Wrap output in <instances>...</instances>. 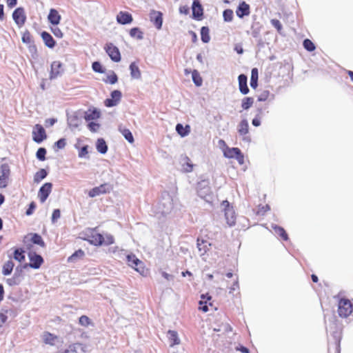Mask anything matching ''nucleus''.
<instances>
[{
  "mask_svg": "<svg viewBox=\"0 0 353 353\" xmlns=\"http://www.w3.org/2000/svg\"><path fill=\"white\" fill-rule=\"evenodd\" d=\"M121 92L119 90H114L111 92V98L106 99L104 104L106 107H113L117 105L121 99Z\"/></svg>",
  "mask_w": 353,
  "mask_h": 353,
  "instance_id": "f8f14e48",
  "label": "nucleus"
},
{
  "mask_svg": "<svg viewBox=\"0 0 353 353\" xmlns=\"http://www.w3.org/2000/svg\"><path fill=\"white\" fill-rule=\"evenodd\" d=\"M81 347V344L76 343L69 346V348L65 351V353H76V350Z\"/></svg>",
  "mask_w": 353,
  "mask_h": 353,
  "instance_id": "6e6d98bb",
  "label": "nucleus"
},
{
  "mask_svg": "<svg viewBox=\"0 0 353 353\" xmlns=\"http://www.w3.org/2000/svg\"><path fill=\"white\" fill-rule=\"evenodd\" d=\"M239 278H238V276H236V278L233 282L232 285L229 288V293L234 294L235 292H239Z\"/></svg>",
  "mask_w": 353,
  "mask_h": 353,
  "instance_id": "37998d69",
  "label": "nucleus"
},
{
  "mask_svg": "<svg viewBox=\"0 0 353 353\" xmlns=\"http://www.w3.org/2000/svg\"><path fill=\"white\" fill-rule=\"evenodd\" d=\"M35 208H36L35 203L34 201L31 202L29 205L28 209L26 212V215H28V216L31 215L33 213Z\"/></svg>",
  "mask_w": 353,
  "mask_h": 353,
  "instance_id": "e2e57ef3",
  "label": "nucleus"
},
{
  "mask_svg": "<svg viewBox=\"0 0 353 353\" xmlns=\"http://www.w3.org/2000/svg\"><path fill=\"white\" fill-rule=\"evenodd\" d=\"M238 132L241 136H244L249 132V124L246 119L241 120L239 123Z\"/></svg>",
  "mask_w": 353,
  "mask_h": 353,
  "instance_id": "a878e982",
  "label": "nucleus"
},
{
  "mask_svg": "<svg viewBox=\"0 0 353 353\" xmlns=\"http://www.w3.org/2000/svg\"><path fill=\"white\" fill-rule=\"evenodd\" d=\"M224 21L230 22L233 19V11L230 9H226L223 12Z\"/></svg>",
  "mask_w": 353,
  "mask_h": 353,
  "instance_id": "a18cd8bd",
  "label": "nucleus"
},
{
  "mask_svg": "<svg viewBox=\"0 0 353 353\" xmlns=\"http://www.w3.org/2000/svg\"><path fill=\"white\" fill-rule=\"evenodd\" d=\"M60 210L59 209L54 210L52 215V221L54 222L55 221L60 218Z\"/></svg>",
  "mask_w": 353,
  "mask_h": 353,
  "instance_id": "0e129e2a",
  "label": "nucleus"
},
{
  "mask_svg": "<svg viewBox=\"0 0 353 353\" xmlns=\"http://www.w3.org/2000/svg\"><path fill=\"white\" fill-rule=\"evenodd\" d=\"M118 81V77L117 76V74L112 72V74H110V75H108L107 77V79L105 80L104 81L105 83H110V84H114L117 82Z\"/></svg>",
  "mask_w": 353,
  "mask_h": 353,
  "instance_id": "8fccbe9b",
  "label": "nucleus"
},
{
  "mask_svg": "<svg viewBox=\"0 0 353 353\" xmlns=\"http://www.w3.org/2000/svg\"><path fill=\"white\" fill-rule=\"evenodd\" d=\"M112 187L108 183H103L98 187H95L89 191L88 195L90 197H94L100 194H105L109 192Z\"/></svg>",
  "mask_w": 353,
  "mask_h": 353,
  "instance_id": "9d476101",
  "label": "nucleus"
},
{
  "mask_svg": "<svg viewBox=\"0 0 353 353\" xmlns=\"http://www.w3.org/2000/svg\"><path fill=\"white\" fill-rule=\"evenodd\" d=\"M55 145L57 147L58 149H63L66 145V141L65 139H60L57 142H55Z\"/></svg>",
  "mask_w": 353,
  "mask_h": 353,
  "instance_id": "052dcab7",
  "label": "nucleus"
},
{
  "mask_svg": "<svg viewBox=\"0 0 353 353\" xmlns=\"http://www.w3.org/2000/svg\"><path fill=\"white\" fill-rule=\"evenodd\" d=\"M12 18L19 27H21L25 24L26 16L23 8H17L12 13Z\"/></svg>",
  "mask_w": 353,
  "mask_h": 353,
  "instance_id": "1a4fd4ad",
  "label": "nucleus"
},
{
  "mask_svg": "<svg viewBox=\"0 0 353 353\" xmlns=\"http://www.w3.org/2000/svg\"><path fill=\"white\" fill-rule=\"evenodd\" d=\"M10 168L8 163H3L0 166V188H5L8 186L10 176Z\"/></svg>",
  "mask_w": 353,
  "mask_h": 353,
  "instance_id": "39448f33",
  "label": "nucleus"
},
{
  "mask_svg": "<svg viewBox=\"0 0 353 353\" xmlns=\"http://www.w3.org/2000/svg\"><path fill=\"white\" fill-rule=\"evenodd\" d=\"M247 76L243 74H241L238 77L239 91L243 94H247L250 91L247 85Z\"/></svg>",
  "mask_w": 353,
  "mask_h": 353,
  "instance_id": "a211bd4d",
  "label": "nucleus"
},
{
  "mask_svg": "<svg viewBox=\"0 0 353 353\" xmlns=\"http://www.w3.org/2000/svg\"><path fill=\"white\" fill-rule=\"evenodd\" d=\"M28 258L30 262L29 263H26L24 265V268L30 267L33 269H39L44 261L43 257L41 255L32 252H30L28 253Z\"/></svg>",
  "mask_w": 353,
  "mask_h": 353,
  "instance_id": "423d86ee",
  "label": "nucleus"
},
{
  "mask_svg": "<svg viewBox=\"0 0 353 353\" xmlns=\"http://www.w3.org/2000/svg\"><path fill=\"white\" fill-rule=\"evenodd\" d=\"M58 339V336L49 332H44L42 335L43 342L46 345H54L56 341Z\"/></svg>",
  "mask_w": 353,
  "mask_h": 353,
  "instance_id": "412c9836",
  "label": "nucleus"
},
{
  "mask_svg": "<svg viewBox=\"0 0 353 353\" xmlns=\"http://www.w3.org/2000/svg\"><path fill=\"white\" fill-rule=\"evenodd\" d=\"M46 150L44 148H40L38 149L36 156L37 158L40 161H44L46 159Z\"/></svg>",
  "mask_w": 353,
  "mask_h": 353,
  "instance_id": "09e8293b",
  "label": "nucleus"
},
{
  "mask_svg": "<svg viewBox=\"0 0 353 353\" xmlns=\"http://www.w3.org/2000/svg\"><path fill=\"white\" fill-rule=\"evenodd\" d=\"M47 138L46 130L40 124H36L32 130V139L36 143H41Z\"/></svg>",
  "mask_w": 353,
  "mask_h": 353,
  "instance_id": "6e6552de",
  "label": "nucleus"
},
{
  "mask_svg": "<svg viewBox=\"0 0 353 353\" xmlns=\"http://www.w3.org/2000/svg\"><path fill=\"white\" fill-rule=\"evenodd\" d=\"M210 30L208 27L203 26L201 29V40L204 43H208L210 40Z\"/></svg>",
  "mask_w": 353,
  "mask_h": 353,
  "instance_id": "e433bc0d",
  "label": "nucleus"
},
{
  "mask_svg": "<svg viewBox=\"0 0 353 353\" xmlns=\"http://www.w3.org/2000/svg\"><path fill=\"white\" fill-rule=\"evenodd\" d=\"M48 19L50 23L57 26L60 23L61 17L57 10L52 8L50 10Z\"/></svg>",
  "mask_w": 353,
  "mask_h": 353,
  "instance_id": "aec40b11",
  "label": "nucleus"
},
{
  "mask_svg": "<svg viewBox=\"0 0 353 353\" xmlns=\"http://www.w3.org/2000/svg\"><path fill=\"white\" fill-rule=\"evenodd\" d=\"M30 235H31L30 241L32 243L39 245L42 248L46 247V243L43 241L42 237L39 234L34 233V234H30Z\"/></svg>",
  "mask_w": 353,
  "mask_h": 353,
  "instance_id": "2f4dec72",
  "label": "nucleus"
},
{
  "mask_svg": "<svg viewBox=\"0 0 353 353\" xmlns=\"http://www.w3.org/2000/svg\"><path fill=\"white\" fill-rule=\"evenodd\" d=\"M84 239L95 246H99L103 244L108 245L114 242V237L112 235H106V236L104 237L95 230H91L89 233L86 234V237Z\"/></svg>",
  "mask_w": 353,
  "mask_h": 353,
  "instance_id": "f257e3e1",
  "label": "nucleus"
},
{
  "mask_svg": "<svg viewBox=\"0 0 353 353\" xmlns=\"http://www.w3.org/2000/svg\"><path fill=\"white\" fill-rule=\"evenodd\" d=\"M52 184L51 183H44L39 189L38 197L41 203H44L52 191Z\"/></svg>",
  "mask_w": 353,
  "mask_h": 353,
  "instance_id": "9b49d317",
  "label": "nucleus"
},
{
  "mask_svg": "<svg viewBox=\"0 0 353 353\" xmlns=\"http://www.w3.org/2000/svg\"><path fill=\"white\" fill-rule=\"evenodd\" d=\"M22 41L25 43H30L32 42V37L29 31L26 30L23 33Z\"/></svg>",
  "mask_w": 353,
  "mask_h": 353,
  "instance_id": "864d4df0",
  "label": "nucleus"
},
{
  "mask_svg": "<svg viewBox=\"0 0 353 353\" xmlns=\"http://www.w3.org/2000/svg\"><path fill=\"white\" fill-rule=\"evenodd\" d=\"M236 14L239 18L248 16L250 14V5L245 1L241 2L236 10Z\"/></svg>",
  "mask_w": 353,
  "mask_h": 353,
  "instance_id": "dca6fc26",
  "label": "nucleus"
},
{
  "mask_svg": "<svg viewBox=\"0 0 353 353\" xmlns=\"http://www.w3.org/2000/svg\"><path fill=\"white\" fill-rule=\"evenodd\" d=\"M97 150L101 154L106 153L108 150L107 144L103 139H99L96 144Z\"/></svg>",
  "mask_w": 353,
  "mask_h": 353,
  "instance_id": "473e14b6",
  "label": "nucleus"
},
{
  "mask_svg": "<svg viewBox=\"0 0 353 353\" xmlns=\"http://www.w3.org/2000/svg\"><path fill=\"white\" fill-rule=\"evenodd\" d=\"M14 266V264L11 260H9L7 262H6L3 264V268H2L3 274L5 276L10 274L13 270Z\"/></svg>",
  "mask_w": 353,
  "mask_h": 353,
  "instance_id": "7c9ffc66",
  "label": "nucleus"
},
{
  "mask_svg": "<svg viewBox=\"0 0 353 353\" xmlns=\"http://www.w3.org/2000/svg\"><path fill=\"white\" fill-rule=\"evenodd\" d=\"M7 5L9 8H13L17 3V0H6Z\"/></svg>",
  "mask_w": 353,
  "mask_h": 353,
  "instance_id": "774afa93",
  "label": "nucleus"
},
{
  "mask_svg": "<svg viewBox=\"0 0 353 353\" xmlns=\"http://www.w3.org/2000/svg\"><path fill=\"white\" fill-rule=\"evenodd\" d=\"M192 80H193L194 84L196 86L201 85L202 82H203V79H202L199 72L197 70H194L192 72Z\"/></svg>",
  "mask_w": 353,
  "mask_h": 353,
  "instance_id": "a19ab883",
  "label": "nucleus"
},
{
  "mask_svg": "<svg viewBox=\"0 0 353 353\" xmlns=\"http://www.w3.org/2000/svg\"><path fill=\"white\" fill-rule=\"evenodd\" d=\"M104 49L113 61L119 62L121 61V57L120 51L119 48L117 46H115L113 43H107Z\"/></svg>",
  "mask_w": 353,
  "mask_h": 353,
  "instance_id": "0eeeda50",
  "label": "nucleus"
},
{
  "mask_svg": "<svg viewBox=\"0 0 353 353\" xmlns=\"http://www.w3.org/2000/svg\"><path fill=\"white\" fill-rule=\"evenodd\" d=\"M13 257L19 262H22L25 260V252L21 248H17L14 252Z\"/></svg>",
  "mask_w": 353,
  "mask_h": 353,
  "instance_id": "c9c22d12",
  "label": "nucleus"
},
{
  "mask_svg": "<svg viewBox=\"0 0 353 353\" xmlns=\"http://www.w3.org/2000/svg\"><path fill=\"white\" fill-rule=\"evenodd\" d=\"M338 314L341 318H347L353 312V305L351 301L345 298H341L338 302Z\"/></svg>",
  "mask_w": 353,
  "mask_h": 353,
  "instance_id": "f03ea898",
  "label": "nucleus"
},
{
  "mask_svg": "<svg viewBox=\"0 0 353 353\" xmlns=\"http://www.w3.org/2000/svg\"><path fill=\"white\" fill-rule=\"evenodd\" d=\"M273 229H274L275 233L279 236H280L281 239H282L283 241H286L289 239L288 235L283 228L279 226V225H275L273 227Z\"/></svg>",
  "mask_w": 353,
  "mask_h": 353,
  "instance_id": "c756f323",
  "label": "nucleus"
},
{
  "mask_svg": "<svg viewBox=\"0 0 353 353\" xmlns=\"http://www.w3.org/2000/svg\"><path fill=\"white\" fill-rule=\"evenodd\" d=\"M92 70L98 73H103L105 72L101 64L99 61H94L92 65Z\"/></svg>",
  "mask_w": 353,
  "mask_h": 353,
  "instance_id": "de8ad7c7",
  "label": "nucleus"
},
{
  "mask_svg": "<svg viewBox=\"0 0 353 353\" xmlns=\"http://www.w3.org/2000/svg\"><path fill=\"white\" fill-rule=\"evenodd\" d=\"M101 113L99 110L94 108H90L85 112L84 119L87 121H93L99 119Z\"/></svg>",
  "mask_w": 353,
  "mask_h": 353,
  "instance_id": "5701e85b",
  "label": "nucleus"
},
{
  "mask_svg": "<svg viewBox=\"0 0 353 353\" xmlns=\"http://www.w3.org/2000/svg\"><path fill=\"white\" fill-rule=\"evenodd\" d=\"M51 31L54 35L58 38H61L63 35L62 31L58 27L52 28Z\"/></svg>",
  "mask_w": 353,
  "mask_h": 353,
  "instance_id": "13d9d810",
  "label": "nucleus"
},
{
  "mask_svg": "<svg viewBox=\"0 0 353 353\" xmlns=\"http://www.w3.org/2000/svg\"><path fill=\"white\" fill-rule=\"evenodd\" d=\"M270 92L269 91H264L258 97V101H265L268 99L269 97Z\"/></svg>",
  "mask_w": 353,
  "mask_h": 353,
  "instance_id": "680f3d73",
  "label": "nucleus"
},
{
  "mask_svg": "<svg viewBox=\"0 0 353 353\" xmlns=\"http://www.w3.org/2000/svg\"><path fill=\"white\" fill-rule=\"evenodd\" d=\"M271 24L276 29L278 32L281 33L282 30V25L279 20L276 19H272L270 21Z\"/></svg>",
  "mask_w": 353,
  "mask_h": 353,
  "instance_id": "5fc2aeb1",
  "label": "nucleus"
},
{
  "mask_svg": "<svg viewBox=\"0 0 353 353\" xmlns=\"http://www.w3.org/2000/svg\"><path fill=\"white\" fill-rule=\"evenodd\" d=\"M303 47L309 52H312L316 48L314 43L308 39L303 41Z\"/></svg>",
  "mask_w": 353,
  "mask_h": 353,
  "instance_id": "c03bdc74",
  "label": "nucleus"
},
{
  "mask_svg": "<svg viewBox=\"0 0 353 353\" xmlns=\"http://www.w3.org/2000/svg\"><path fill=\"white\" fill-rule=\"evenodd\" d=\"M221 205L224 208V212H225L227 209L233 208L228 201H223Z\"/></svg>",
  "mask_w": 353,
  "mask_h": 353,
  "instance_id": "338daca9",
  "label": "nucleus"
},
{
  "mask_svg": "<svg viewBox=\"0 0 353 353\" xmlns=\"http://www.w3.org/2000/svg\"><path fill=\"white\" fill-rule=\"evenodd\" d=\"M126 262L128 265L141 274H144L145 268L143 263L139 260L135 254L131 253L126 255Z\"/></svg>",
  "mask_w": 353,
  "mask_h": 353,
  "instance_id": "7ed1b4c3",
  "label": "nucleus"
},
{
  "mask_svg": "<svg viewBox=\"0 0 353 353\" xmlns=\"http://www.w3.org/2000/svg\"><path fill=\"white\" fill-rule=\"evenodd\" d=\"M143 32L139 28H133L130 30V35L132 38L142 39L143 38Z\"/></svg>",
  "mask_w": 353,
  "mask_h": 353,
  "instance_id": "ea45409f",
  "label": "nucleus"
},
{
  "mask_svg": "<svg viewBox=\"0 0 353 353\" xmlns=\"http://www.w3.org/2000/svg\"><path fill=\"white\" fill-rule=\"evenodd\" d=\"M79 323L81 325L87 327L91 323L90 318L85 315H82L79 320Z\"/></svg>",
  "mask_w": 353,
  "mask_h": 353,
  "instance_id": "49530a36",
  "label": "nucleus"
},
{
  "mask_svg": "<svg viewBox=\"0 0 353 353\" xmlns=\"http://www.w3.org/2000/svg\"><path fill=\"white\" fill-rule=\"evenodd\" d=\"M163 14L159 11L152 10L150 12V20L154 25V26L158 29H161L163 23Z\"/></svg>",
  "mask_w": 353,
  "mask_h": 353,
  "instance_id": "2eb2a0df",
  "label": "nucleus"
},
{
  "mask_svg": "<svg viewBox=\"0 0 353 353\" xmlns=\"http://www.w3.org/2000/svg\"><path fill=\"white\" fill-rule=\"evenodd\" d=\"M41 36L46 46H48L50 48H52L54 47L55 41L54 40V39L50 33L44 31L41 32Z\"/></svg>",
  "mask_w": 353,
  "mask_h": 353,
  "instance_id": "b1692460",
  "label": "nucleus"
},
{
  "mask_svg": "<svg viewBox=\"0 0 353 353\" xmlns=\"http://www.w3.org/2000/svg\"><path fill=\"white\" fill-rule=\"evenodd\" d=\"M84 256V252L82 250H77L68 259L69 261H74L77 258H82Z\"/></svg>",
  "mask_w": 353,
  "mask_h": 353,
  "instance_id": "603ef678",
  "label": "nucleus"
},
{
  "mask_svg": "<svg viewBox=\"0 0 353 353\" xmlns=\"http://www.w3.org/2000/svg\"><path fill=\"white\" fill-rule=\"evenodd\" d=\"M258 69L256 68H252L251 72L250 86L254 89H255L258 85Z\"/></svg>",
  "mask_w": 353,
  "mask_h": 353,
  "instance_id": "cd10ccee",
  "label": "nucleus"
},
{
  "mask_svg": "<svg viewBox=\"0 0 353 353\" xmlns=\"http://www.w3.org/2000/svg\"><path fill=\"white\" fill-rule=\"evenodd\" d=\"M6 283L10 285H17L21 283L20 276L14 274L12 278L8 279Z\"/></svg>",
  "mask_w": 353,
  "mask_h": 353,
  "instance_id": "79ce46f5",
  "label": "nucleus"
},
{
  "mask_svg": "<svg viewBox=\"0 0 353 353\" xmlns=\"http://www.w3.org/2000/svg\"><path fill=\"white\" fill-rule=\"evenodd\" d=\"M124 251H125L124 250L120 249L119 247L110 248L108 250V252L110 253H112V254H115V255H117V254L119 255L120 254H121Z\"/></svg>",
  "mask_w": 353,
  "mask_h": 353,
  "instance_id": "bf43d9fd",
  "label": "nucleus"
},
{
  "mask_svg": "<svg viewBox=\"0 0 353 353\" xmlns=\"http://www.w3.org/2000/svg\"><path fill=\"white\" fill-rule=\"evenodd\" d=\"M225 219L230 227L234 226L236 223V214L233 208L227 209L225 212Z\"/></svg>",
  "mask_w": 353,
  "mask_h": 353,
  "instance_id": "4be33fe9",
  "label": "nucleus"
},
{
  "mask_svg": "<svg viewBox=\"0 0 353 353\" xmlns=\"http://www.w3.org/2000/svg\"><path fill=\"white\" fill-rule=\"evenodd\" d=\"M201 298V299L199 303V310L203 312H207L209 311L208 307H212V303L210 301L212 297L210 296H207L206 295L202 294Z\"/></svg>",
  "mask_w": 353,
  "mask_h": 353,
  "instance_id": "f3484780",
  "label": "nucleus"
},
{
  "mask_svg": "<svg viewBox=\"0 0 353 353\" xmlns=\"http://www.w3.org/2000/svg\"><path fill=\"white\" fill-rule=\"evenodd\" d=\"M119 130L129 143H134V140L133 135L129 129L125 128L122 125H120L119 127Z\"/></svg>",
  "mask_w": 353,
  "mask_h": 353,
  "instance_id": "bb28decb",
  "label": "nucleus"
},
{
  "mask_svg": "<svg viewBox=\"0 0 353 353\" xmlns=\"http://www.w3.org/2000/svg\"><path fill=\"white\" fill-rule=\"evenodd\" d=\"M176 130L181 137H185L190 132V126L187 125L183 127L182 124L178 123L176 126Z\"/></svg>",
  "mask_w": 353,
  "mask_h": 353,
  "instance_id": "f704fd0d",
  "label": "nucleus"
},
{
  "mask_svg": "<svg viewBox=\"0 0 353 353\" xmlns=\"http://www.w3.org/2000/svg\"><path fill=\"white\" fill-rule=\"evenodd\" d=\"M192 14L196 18H199L203 15V8L198 1L193 2Z\"/></svg>",
  "mask_w": 353,
  "mask_h": 353,
  "instance_id": "c85d7f7f",
  "label": "nucleus"
},
{
  "mask_svg": "<svg viewBox=\"0 0 353 353\" xmlns=\"http://www.w3.org/2000/svg\"><path fill=\"white\" fill-rule=\"evenodd\" d=\"M196 245L199 252L200 256L206 254L211 248V243L208 241L203 239L198 238L196 241Z\"/></svg>",
  "mask_w": 353,
  "mask_h": 353,
  "instance_id": "4468645a",
  "label": "nucleus"
},
{
  "mask_svg": "<svg viewBox=\"0 0 353 353\" xmlns=\"http://www.w3.org/2000/svg\"><path fill=\"white\" fill-rule=\"evenodd\" d=\"M223 152L225 157L228 159L235 158L239 164L244 163V156L239 148L225 146Z\"/></svg>",
  "mask_w": 353,
  "mask_h": 353,
  "instance_id": "20e7f679",
  "label": "nucleus"
},
{
  "mask_svg": "<svg viewBox=\"0 0 353 353\" xmlns=\"http://www.w3.org/2000/svg\"><path fill=\"white\" fill-rule=\"evenodd\" d=\"M254 103V99L252 97H244L241 101V107L243 110H248L252 106Z\"/></svg>",
  "mask_w": 353,
  "mask_h": 353,
  "instance_id": "58836bf2",
  "label": "nucleus"
},
{
  "mask_svg": "<svg viewBox=\"0 0 353 353\" xmlns=\"http://www.w3.org/2000/svg\"><path fill=\"white\" fill-rule=\"evenodd\" d=\"M132 20V14L127 12L121 11L117 16V22L123 25L130 23Z\"/></svg>",
  "mask_w": 353,
  "mask_h": 353,
  "instance_id": "6ab92c4d",
  "label": "nucleus"
},
{
  "mask_svg": "<svg viewBox=\"0 0 353 353\" xmlns=\"http://www.w3.org/2000/svg\"><path fill=\"white\" fill-rule=\"evenodd\" d=\"M168 335L171 347L180 344L181 341L178 336V333L176 331L168 330Z\"/></svg>",
  "mask_w": 353,
  "mask_h": 353,
  "instance_id": "393cba45",
  "label": "nucleus"
},
{
  "mask_svg": "<svg viewBox=\"0 0 353 353\" xmlns=\"http://www.w3.org/2000/svg\"><path fill=\"white\" fill-rule=\"evenodd\" d=\"M130 70L132 77L134 79H139L141 77L140 70L135 63H132L130 64Z\"/></svg>",
  "mask_w": 353,
  "mask_h": 353,
  "instance_id": "72a5a7b5",
  "label": "nucleus"
},
{
  "mask_svg": "<svg viewBox=\"0 0 353 353\" xmlns=\"http://www.w3.org/2000/svg\"><path fill=\"white\" fill-rule=\"evenodd\" d=\"M183 169L185 172H190L193 170V165L188 161L183 165Z\"/></svg>",
  "mask_w": 353,
  "mask_h": 353,
  "instance_id": "69168bd1",
  "label": "nucleus"
},
{
  "mask_svg": "<svg viewBox=\"0 0 353 353\" xmlns=\"http://www.w3.org/2000/svg\"><path fill=\"white\" fill-rule=\"evenodd\" d=\"M48 173L45 169H40L38 172H37L34 176V181L35 183H39L43 179H45L47 176Z\"/></svg>",
  "mask_w": 353,
  "mask_h": 353,
  "instance_id": "4c0bfd02",
  "label": "nucleus"
},
{
  "mask_svg": "<svg viewBox=\"0 0 353 353\" xmlns=\"http://www.w3.org/2000/svg\"><path fill=\"white\" fill-rule=\"evenodd\" d=\"M88 129L92 132H97L100 128V124L91 121L88 124Z\"/></svg>",
  "mask_w": 353,
  "mask_h": 353,
  "instance_id": "3c124183",
  "label": "nucleus"
},
{
  "mask_svg": "<svg viewBox=\"0 0 353 353\" xmlns=\"http://www.w3.org/2000/svg\"><path fill=\"white\" fill-rule=\"evenodd\" d=\"M63 72V64L59 61H53L51 64V70L50 74V79H55L61 75Z\"/></svg>",
  "mask_w": 353,
  "mask_h": 353,
  "instance_id": "ddd939ff",
  "label": "nucleus"
},
{
  "mask_svg": "<svg viewBox=\"0 0 353 353\" xmlns=\"http://www.w3.org/2000/svg\"><path fill=\"white\" fill-rule=\"evenodd\" d=\"M88 154V145H84L79 151V157L80 158L85 157Z\"/></svg>",
  "mask_w": 353,
  "mask_h": 353,
  "instance_id": "4d7b16f0",
  "label": "nucleus"
}]
</instances>
